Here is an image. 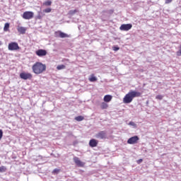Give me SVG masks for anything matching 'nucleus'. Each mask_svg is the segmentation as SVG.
Listing matches in <instances>:
<instances>
[{"instance_id": "nucleus-1", "label": "nucleus", "mask_w": 181, "mask_h": 181, "mask_svg": "<svg viewBox=\"0 0 181 181\" xmlns=\"http://www.w3.org/2000/svg\"><path fill=\"white\" fill-rule=\"evenodd\" d=\"M142 93L136 90H130L127 94L125 95L123 98V103L124 104H129L132 103V100L136 97H141Z\"/></svg>"}, {"instance_id": "nucleus-2", "label": "nucleus", "mask_w": 181, "mask_h": 181, "mask_svg": "<svg viewBox=\"0 0 181 181\" xmlns=\"http://www.w3.org/2000/svg\"><path fill=\"white\" fill-rule=\"evenodd\" d=\"M46 66L40 62H37L33 66V73L40 74L45 71Z\"/></svg>"}, {"instance_id": "nucleus-3", "label": "nucleus", "mask_w": 181, "mask_h": 181, "mask_svg": "<svg viewBox=\"0 0 181 181\" xmlns=\"http://www.w3.org/2000/svg\"><path fill=\"white\" fill-rule=\"evenodd\" d=\"M8 50H11V52L15 51V50H19V45H18V42H10L8 46Z\"/></svg>"}, {"instance_id": "nucleus-4", "label": "nucleus", "mask_w": 181, "mask_h": 181, "mask_svg": "<svg viewBox=\"0 0 181 181\" xmlns=\"http://www.w3.org/2000/svg\"><path fill=\"white\" fill-rule=\"evenodd\" d=\"M54 35L56 37H61V39H64L66 37H71V35L66 34V33H63L62 31H56Z\"/></svg>"}, {"instance_id": "nucleus-5", "label": "nucleus", "mask_w": 181, "mask_h": 181, "mask_svg": "<svg viewBox=\"0 0 181 181\" xmlns=\"http://www.w3.org/2000/svg\"><path fill=\"white\" fill-rule=\"evenodd\" d=\"M97 139H105L107 138V132L100 131L95 135Z\"/></svg>"}, {"instance_id": "nucleus-6", "label": "nucleus", "mask_w": 181, "mask_h": 181, "mask_svg": "<svg viewBox=\"0 0 181 181\" xmlns=\"http://www.w3.org/2000/svg\"><path fill=\"white\" fill-rule=\"evenodd\" d=\"M120 30H124V32H128V30H131L132 29V24H122L119 27Z\"/></svg>"}, {"instance_id": "nucleus-7", "label": "nucleus", "mask_w": 181, "mask_h": 181, "mask_svg": "<svg viewBox=\"0 0 181 181\" xmlns=\"http://www.w3.org/2000/svg\"><path fill=\"white\" fill-rule=\"evenodd\" d=\"M138 141H139V137H138V136H134L127 140V144H129L130 145H134V144H136Z\"/></svg>"}, {"instance_id": "nucleus-8", "label": "nucleus", "mask_w": 181, "mask_h": 181, "mask_svg": "<svg viewBox=\"0 0 181 181\" xmlns=\"http://www.w3.org/2000/svg\"><path fill=\"white\" fill-rule=\"evenodd\" d=\"M23 19H32L33 18V12L32 11H25L23 13Z\"/></svg>"}, {"instance_id": "nucleus-9", "label": "nucleus", "mask_w": 181, "mask_h": 181, "mask_svg": "<svg viewBox=\"0 0 181 181\" xmlns=\"http://www.w3.org/2000/svg\"><path fill=\"white\" fill-rule=\"evenodd\" d=\"M20 77L23 80H30V78H32V74L29 73L22 72L21 74H20Z\"/></svg>"}, {"instance_id": "nucleus-10", "label": "nucleus", "mask_w": 181, "mask_h": 181, "mask_svg": "<svg viewBox=\"0 0 181 181\" xmlns=\"http://www.w3.org/2000/svg\"><path fill=\"white\" fill-rule=\"evenodd\" d=\"M98 145V141H97L95 139H92L90 140L89 141V146H90V148H95V146H97Z\"/></svg>"}, {"instance_id": "nucleus-11", "label": "nucleus", "mask_w": 181, "mask_h": 181, "mask_svg": "<svg viewBox=\"0 0 181 181\" xmlns=\"http://www.w3.org/2000/svg\"><path fill=\"white\" fill-rule=\"evenodd\" d=\"M74 162L76 163V165H77V166H79L81 168L84 166V163L81 162L78 157H74Z\"/></svg>"}, {"instance_id": "nucleus-12", "label": "nucleus", "mask_w": 181, "mask_h": 181, "mask_svg": "<svg viewBox=\"0 0 181 181\" xmlns=\"http://www.w3.org/2000/svg\"><path fill=\"white\" fill-rule=\"evenodd\" d=\"M17 30H18V33H20L21 35H25V33H26L27 29L25 27H22V26L18 25Z\"/></svg>"}, {"instance_id": "nucleus-13", "label": "nucleus", "mask_w": 181, "mask_h": 181, "mask_svg": "<svg viewBox=\"0 0 181 181\" xmlns=\"http://www.w3.org/2000/svg\"><path fill=\"white\" fill-rule=\"evenodd\" d=\"M37 56L39 57H42V56H46V50L45 49H38L35 52Z\"/></svg>"}, {"instance_id": "nucleus-14", "label": "nucleus", "mask_w": 181, "mask_h": 181, "mask_svg": "<svg viewBox=\"0 0 181 181\" xmlns=\"http://www.w3.org/2000/svg\"><path fill=\"white\" fill-rule=\"evenodd\" d=\"M104 101L105 103H110V101H111V100H112V96L110 95H106L104 97Z\"/></svg>"}, {"instance_id": "nucleus-15", "label": "nucleus", "mask_w": 181, "mask_h": 181, "mask_svg": "<svg viewBox=\"0 0 181 181\" xmlns=\"http://www.w3.org/2000/svg\"><path fill=\"white\" fill-rule=\"evenodd\" d=\"M100 107L102 110H107L108 108V104H107L105 102H103L100 105Z\"/></svg>"}, {"instance_id": "nucleus-16", "label": "nucleus", "mask_w": 181, "mask_h": 181, "mask_svg": "<svg viewBox=\"0 0 181 181\" xmlns=\"http://www.w3.org/2000/svg\"><path fill=\"white\" fill-rule=\"evenodd\" d=\"M4 30V32H8V30H9V23H5Z\"/></svg>"}, {"instance_id": "nucleus-17", "label": "nucleus", "mask_w": 181, "mask_h": 181, "mask_svg": "<svg viewBox=\"0 0 181 181\" xmlns=\"http://www.w3.org/2000/svg\"><path fill=\"white\" fill-rule=\"evenodd\" d=\"M89 81L94 83V81H97V77L94 76V75H91L90 78H89Z\"/></svg>"}, {"instance_id": "nucleus-18", "label": "nucleus", "mask_w": 181, "mask_h": 181, "mask_svg": "<svg viewBox=\"0 0 181 181\" xmlns=\"http://www.w3.org/2000/svg\"><path fill=\"white\" fill-rule=\"evenodd\" d=\"M77 12H78V11H77V9H75V10H70L69 11V15H74L75 13H77Z\"/></svg>"}, {"instance_id": "nucleus-19", "label": "nucleus", "mask_w": 181, "mask_h": 181, "mask_svg": "<svg viewBox=\"0 0 181 181\" xmlns=\"http://www.w3.org/2000/svg\"><path fill=\"white\" fill-rule=\"evenodd\" d=\"M57 70H63L64 69H66V66L64 64L62 65H58L57 66Z\"/></svg>"}, {"instance_id": "nucleus-20", "label": "nucleus", "mask_w": 181, "mask_h": 181, "mask_svg": "<svg viewBox=\"0 0 181 181\" xmlns=\"http://www.w3.org/2000/svg\"><path fill=\"white\" fill-rule=\"evenodd\" d=\"M128 125H130L131 127H133V128H137V125L136 124H135V122H129Z\"/></svg>"}, {"instance_id": "nucleus-21", "label": "nucleus", "mask_w": 181, "mask_h": 181, "mask_svg": "<svg viewBox=\"0 0 181 181\" xmlns=\"http://www.w3.org/2000/svg\"><path fill=\"white\" fill-rule=\"evenodd\" d=\"M75 119H76V121H78V122L83 121V119H84V117L78 116V117H75Z\"/></svg>"}, {"instance_id": "nucleus-22", "label": "nucleus", "mask_w": 181, "mask_h": 181, "mask_svg": "<svg viewBox=\"0 0 181 181\" xmlns=\"http://www.w3.org/2000/svg\"><path fill=\"white\" fill-rule=\"evenodd\" d=\"M59 172H60V170L58 168H55L53 170L52 173H53V175H57V174H59Z\"/></svg>"}, {"instance_id": "nucleus-23", "label": "nucleus", "mask_w": 181, "mask_h": 181, "mask_svg": "<svg viewBox=\"0 0 181 181\" xmlns=\"http://www.w3.org/2000/svg\"><path fill=\"white\" fill-rule=\"evenodd\" d=\"M0 172L1 173L6 172V167L5 166L0 167Z\"/></svg>"}, {"instance_id": "nucleus-24", "label": "nucleus", "mask_w": 181, "mask_h": 181, "mask_svg": "<svg viewBox=\"0 0 181 181\" xmlns=\"http://www.w3.org/2000/svg\"><path fill=\"white\" fill-rule=\"evenodd\" d=\"M156 98L157 100H163V95H158L156 97Z\"/></svg>"}, {"instance_id": "nucleus-25", "label": "nucleus", "mask_w": 181, "mask_h": 181, "mask_svg": "<svg viewBox=\"0 0 181 181\" xmlns=\"http://www.w3.org/2000/svg\"><path fill=\"white\" fill-rule=\"evenodd\" d=\"M2 136H4V132L2 129H0V141L2 139Z\"/></svg>"}, {"instance_id": "nucleus-26", "label": "nucleus", "mask_w": 181, "mask_h": 181, "mask_svg": "<svg viewBox=\"0 0 181 181\" xmlns=\"http://www.w3.org/2000/svg\"><path fill=\"white\" fill-rule=\"evenodd\" d=\"M46 5L48 6H50V5H52V1L47 0L46 1Z\"/></svg>"}, {"instance_id": "nucleus-27", "label": "nucleus", "mask_w": 181, "mask_h": 181, "mask_svg": "<svg viewBox=\"0 0 181 181\" xmlns=\"http://www.w3.org/2000/svg\"><path fill=\"white\" fill-rule=\"evenodd\" d=\"M113 50L115 52H118V50H119V47H113Z\"/></svg>"}, {"instance_id": "nucleus-28", "label": "nucleus", "mask_w": 181, "mask_h": 181, "mask_svg": "<svg viewBox=\"0 0 181 181\" xmlns=\"http://www.w3.org/2000/svg\"><path fill=\"white\" fill-rule=\"evenodd\" d=\"M50 12H52V8H46V13H50Z\"/></svg>"}, {"instance_id": "nucleus-29", "label": "nucleus", "mask_w": 181, "mask_h": 181, "mask_svg": "<svg viewBox=\"0 0 181 181\" xmlns=\"http://www.w3.org/2000/svg\"><path fill=\"white\" fill-rule=\"evenodd\" d=\"M173 0H165V4H170Z\"/></svg>"}, {"instance_id": "nucleus-30", "label": "nucleus", "mask_w": 181, "mask_h": 181, "mask_svg": "<svg viewBox=\"0 0 181 181\" xmlns=\"http://www.w3.org/2000/svg\"><path fill=\"white\" fill-rule=\"evenodd\" d=\"M141 162H142V159H139V160L137 161V163H141Z\"/></svg>"}]
</instances>
